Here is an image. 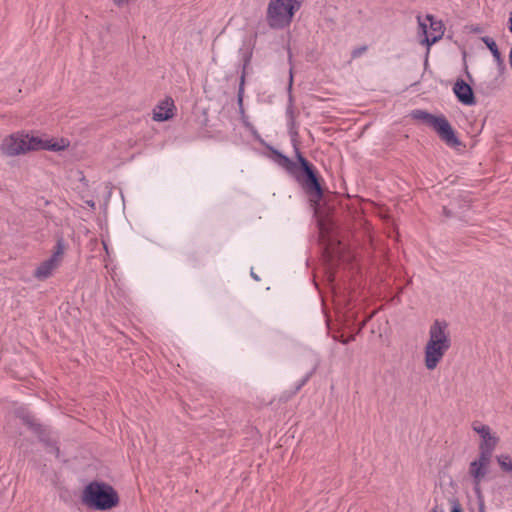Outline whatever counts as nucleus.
Segmentation results:
<instances>
[{
	"label": "nucleus",
	"mask_w": 512,
	"mask_h": 512,
	"mask_svg": "<svg viewBox=\"0 0 512 512\" xmlns=\"http://www.w3.org/2000/svg\"><path fill=\"white\" fill-rule=\"evenodd\" d=\"M497 462L500 468L505 472L512 471V458L509 455L501 454L497 456Z\"/></svg>",
	"instance_id": "16"
},
{
	"label": "nucleus",
	"mask_w": 512,
	"mask_h": 512,
	"mask_svg": "<svg viewBox=\"0 0 512 512\" xmlns=\"http://www.w3.org/2000/svg\"><path fill=\"white\" fill-rule=\"evenodd\" d=\"M509 63H510L511 69H512V48L510 49V52H509Z\"/></svg>",
	"instance_id": "23"
},
{
	"label": "nucleus",
	"mask_w": 512,
	"mask_h": 512,
	"mask_svg": "<svg viewBox=\"0 0 512 512\" xmlns=\"http://www.w3.org/2000/svg\"><path fill=\"white\" fill-rule=\"evenodd\" d=\"M243 92H244V75H242V77H241V82H240L239 91H238V102L240 104L243 101Z\"/></svg>",
	"instance_id": "19"
},
{
	"label": "nucleus",
	"mask_w": 512,
	"mask_h": 512,
	"mask_svg": "<svg viewBox=\"0 0 512 512\" xmlns=\"http://www.w3.org/2000/svg\"><path fill=\"white\" fill-rule=\"evenodd\" d=\"M450 146L456 149L458 152H463L465 150V145L461 143V141L456 137L453 130L450 128Z\"/></svg>",
	"instance_id": "17"
},
{
	"label": "nucleus",
	"mask_w": 512,
	"mask_h": 512,
	"mask_svg": "<svg viewBox=\"0 0 512 512\" xmlns=\"http://www.w3.org/2000/svg\"><path fill=\"white\" fill-rule=\"evenodd\" d=\"M451 512H462L461 511V508L460 506L457 504V505H454L453 508H452V511Z\"/></svg>",
	"instance_id": "21"
},
{
	"label": "nucleus",
	"mask_w": 512,
	"mask_h": 512,
	"mask_svg": "<svg viewBox=\"0 0 512 512\" xmlns=\"http://www.w3.org/2000/svg\"><path fill=\"white\" fill-rule=\"evenodd\" d=\"M298 161L305 174V178L302 181V185L306 192L314 197L316 200H320L322 197V188L319 183L318 177L313 170L312 165L296 150Z\"/></svg>",
	"instance_id": "8"
},
{
	"label": "nucleus",
	"mask_w": 512,
	"mask_h": 512,
	"mask_svg": "<svg viewBox=\"0 0 512 512\" xmlns=\"http://www.w3.org/2000/svg\"><path fill=\"white\" fill-rule=\"evenodd\" d=\"M367 50V47L366 46H361V47H358V48H355L353 51H352V58H358L359 56H361L365 51Z\"/></svg>",
	"instance_id": "18"
},
{
	"label": "nucleus",
	"mask_w": 512,
	"mask_h": 512,
	"mask_svg": "<svg viewBox=\"0 0 512 512\" xmlns=\"http://www.w3.org/2000/svg\"><path fill=\"white\" fill-rule=\"evenodd\" d=\"M53 452L55 453V456H59V448L58 447H52Z\"/></svg>",
	"instance_id": "22"
},
{
	"label": "nucleus",
	"mask_w": 512,
	"mask_h": 512,
	"mask_svg": "<svg viewBox=\"0 0 512 512\" xmlns=\"http://www.w3.org/2000/svg\"><path fill=\"white\" fill-rule=\"evenodd\" d=\"M472 429L481 438L479 444V454L492 457V453L499 443V437L492 432L491 428L488 425H485L479 421H475L472 424Z\"/></svg>",
	"instance_id": "9"
},
{
	"label": "nucleus",
	"mask_w": 512,
	"mask_h": 512,
	"mask_svg": "<svg viewBox=\"0 0 512 512\" xmlns=\"http://www.w3.org/2000/svg\"><path fill=\"white\" fill-rule=\"evenodd\" d=\"M355 339L354 335H350L348 338H345V339H341V342L343 344H347L349 343L350 341H353Z\"/></svg>",
	"instance_id": "20"
},
{
	"label": "nucleus",
	"mask_w": 512,
	"mask_h": 512,
	"mask_svg": "<svg viewBox=\"0 0 512 512\" xmlns=\"http://www.w3.org/2000/svg\"><path fill=\"white\" fill-rule=\"evenodd\" d=\"M409 117L417 124H424L434 130L439 137L448 142V121L445 116H435L425 110L416 109L410 112Z\"/></svg>",
	"instance_id": "6"
},
{
	"label": "nucleus",
	"mask_w": 512,
	"mask_h": 512,
	"mask_svg": "<svg viewBox=\"0 0 512 512\" xmlns=\"http://www.w3.org/2000/svg\"><path fill=\"white\" fill-rule=\"evenodd\" d=\"M490 463L491 457L482 454H479L478 458L470 463L469 474L473 478L476 490H478L480 483L488 474Z\"/></svg>",
	"instance_id": "10"
},
{
	"label": "nucleus",
	"mask_w": 512,
	"mask_h": 512,
	"mask_svg": "<svg viewBox=\"0 0 512 512\" xmlns=\"http://www.w3.org/2000/svg\"><path fill=\"white\" fill-rule=\"evenodd\" d=\"M274 156V160L279 166L287 170L292 175H295L297 173L298 166L290 158L281 154L278 151H274Z\"/></svg>",
	"instance_id": "14"
},
{
	"label": "nucleus",
	"mask_w": 512,
	"mask_h": 512,
	"mask_svg": "<svg viewBox=\"0 0 512 512\" xmlns=\"http://www.w3.org/2000/svg\"><path fill=\"white\" fill-rule=\"evenodd\" d=\"M453 92L458 101L466 106H472L476 103L473 90L464 80L458 79L453 85Z\"/></svg>",
	"instance_id": "11"
},
{
	"label": "nucleus",
	"mask_w": 512,
	"mask_h": 512,
	"mask_svg": "<svg viewBox=\"0 0 512 512\" xmlns=\"http://www.w3.org/2000/svg\"><path fill=\"white\" fill-rule=\"evenodd\" d=\"M17 417H19L22 422L28 426L34 433L38 434L40 437H42L43 433L45 432V429L42 427L41 424L37 423L36 419L26 410L24 409H18L16 411ZM43 440V438H41Z\"/></svg>",
	"instance_id": "13"
},
{
	"label": "nucleus",
	"mask_w": 512,
	"mask_h": 512,
	"mask_svg": "<svg viewBox=\"0 0 512 512\" xmlns=\"http://www.w3.org/2000/svg\"><path fill=\"white\" fill-rule=\"evenodd\" d=\"M292 81H293V78H292V74L290 75V85L292 84Z\"/></svg>",
	"instance_id": "24"
},
{
	"label": "nucleus",
	"mask_w": 512,
	"mask_h": 512,
	"mask_svg": "<svg viewBox=\"0 0 512 512\" xmlns=\"http://www.w3.org/2000/svg\"><path fill=\"white\" fill-rule=\"evenodd\" d=\"M82 501L96 510H109L119 504L116 490L104 482H90L83 490Z\"/></svg>",
	"instance_id": "2"
},
{
	"label": "nucleus",
	"mask_w": 512,
	"mask_h": 512,
	"mask_svg": "<svg viewBox=\"0 0 512 512\" xmlns=\"http://www.w3.org/2000/svg\"><path fill=\"white\" fill-rule=\"evenodd\" d=\"M418 38L421 44L432 45L444 34V26L441 21L435 20L432 15L418 16Z\"/></svg>",
	"instance_id": "5"
},
{
	"label": "nucleus",
	"mask_w": 512,
	"mask_h": 512,
	"mask_svg": "<svg viewBox=\"0 0 512 512\" xmlns=\"http://www.w3.org/2000/svg\"><path fill=\"white\" fill-rule=\"evenodd\" d=\"M69 146L67 138L48 137L22 130L5 136L0 143V152L6 157H16L41 150L62 152Z\"/></svg>",
	"instance_id": "1"
},
{
	"label": "nucleus",
	"mask_w": 512,
	"mask_h": 512,
	"mask_svg": "<svg viewBox=\"0 0 512 512\" xmlns=\"http://www.w3.org/2000/svg\"><path fill=\"white\" fill-rule=\"evenodd\" d=\"M65 252V243L62 238L56 242L52 256L43 261L35 270L34 277L38 280L49 278L53 272L60 266Z\"/></svg>",
	"instance_id": "7"
},
{
	"label": "nucleus",
	"mask_w": 512,
	"mask_h": 512,
	"mask_svg": "<svg viewBox=\"0 0 512 512\" xmlns=\"http://www.w3.org/2000/svg\"><path fill=\"white\" fill-rule=\"evenodd\" d=\"M445 323L436 321L430 329V339L425 347V366L428 370L436 368L445 350Z\"/></svg>",
	"instance_id": "4"
},
{
	"label": "nucleus",
	"mask_w": 512,
	"mask_h": 512,
	"mask_svg": "<svg viewBox=\"0 0 512 512\" xmlns=\"http://www.w3.org/2000/svg\"><path fill=\"white\" fill-rule=\"evenodd\" d=\"M430 512H438V511H437L436 509H433V510H432V511H430Z\"/></svg>",
	"instance_id": "25"
},
{
	"label": "nucleus",
	"mask_w": 512,
	"mask_h": 512,
	"mask_svg": "<svg viewBox=\"0 0 512 512\" xmlns=\"http://www.w3.org/2000/svg\"><path fill=\"white\" fill-rule=\"evenodd\" d=\"M482 41L485 43V45L487 46V48L491 51L494 59L496 60V62L498 64H502L503 63V59H502V56H501V53L498 49V46L496 44V42L488 37V36H485V37H482Z\"/></svg>",
	"instance_id": "15"
},
{
	"label": "nucleus",
	"mask_w": 512,
	"mask_h": 512,
	"mask_svg": "<svg viewBox=\"0 0 512 512\" xmlns=\"http://www.w3.org/2000/svg\"><path fill=\"white\" fill-rule=\"evenodd\" d=\"M304 0H270L266 11V21L271 29H284L293 21Z\"/></svg>",
	"instance_id": "3"
},
{
	"label": "nucleus",
	"mask_w": 512,
	"mask_h": 512,
	"mask_svg": "<svg viewBox=\"0 0 512 512\" xmlns=\"http://www.w3.org/2000/svg\"><path fill=\"white\" fill-rule=\"evenodd\" d=\"M174 102L171 98H166L160 102L153 110V120L162 122L173 117Z\"/></svg>",
	"instance_id": "12"
}]
</instances>
